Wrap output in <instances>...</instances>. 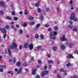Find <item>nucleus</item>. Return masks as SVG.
I'll return each mask as SVG.
<instances>
[{
    "instance_id": "obj_57",
    "label": "nucleus",
    "mask_w": 78,
    "mask_h": 78,
    "mask_svg": "<svg viewBox=\"0 0 78 78\" xmlns=\"http://www.w3.org/2000/svg\"><path fill=\"white\" fill-rule=\"evenodd\" d=\"M2 57L0 56V61H3V60L2 59Z\"/></svg>"
},
{
    "instance_id": "obj_46",
    "label": "nucleus",
    "mask_w": 78,
    "mask_h": 78,
    "mask_svg": "<svg viewBox=\"0 0 78 78\" xmlns=\"http://www.w3.org/2000/svg\"><path fill=\"white\" fill-rule=\"evenodd\" d=\"M22 47H23V46L22 45H20L19 46L20 49H21L22 48Z\"/></svg>"
},
{
    "instance_id": "obj_25",
    "label": "nucleus",
    "mask_w": 78,
    "mask_h": 78,
    "mask_svg": "<svg viewBox=\"0 0 78 78\" xmlns=\"http://www.w3.org/2000/svg\"><path fill=\"white\" fill-rule=\"evenodd\" d=\"M41 48V46H38L37 47V48L38 50H40V49Z\"/></svg>"
},
{
    "instance_id": "obj_23",
    "label": "nucleus",
    "mask_w": 78,
    "mask_h": 78,
    "mask_svg": "<svg viewBox=\"0 0 78 78\" xmlns=\"http://www.w3.org/2000/svg\"><path fill=\"white\" fill-rule=\"evenodd\" d=\"M40 26H41V24H38L36 26V27L37 28H39V27Z\"/></svg>"
},
{
    "instance_id": "obj_44",
    "label": "nucleus",
    "mask_w": 78,
    "mask_h": 78,
    "mask_svg": "<svg viewBox=\"0 0 78 78\" xmlns=\"http://www.w3.org/2000/svg\"><path fill=\"white\" fill-rule=\"evenodd\" d=\"M69 23L70 25H72L73 23V22L71 21H69Z\"/></svg>"
},
{
    "instance_id": "obj_18",
    "label": "nucleus",
    "mask_w": 78,
    "mask_h": 78,
    "mask_svg": "<svg viewBox=\"0 0 78 78\" xmlns=\"http://www.w3.org/2000/svg\"><path fill=\"white\" fill-rule=\"evenodd\" d=\"M8 51L9 53V55H11V51L10 49H8Z\"/></svg>"
},
{
    "instance_id": "obj_22",
    "label": "nucleus",
    "mask_w": 78,
    "mask_h": 78,
    "mask_svg": "<svg viewBox=\"0 0 78 78\" xmlns=\"http://www.w3.org/2000/svg\"><path fill=\"white\" fill-rule=\"evenodd\" d=\"M20 64H21L20 62H18L16 64V66H19L20 65Z\"/></svg>"
},
{
    "instance_id": "obj_51",
    "label": "nucleus",
    "mask_w": 78,
    "mask_h": 78,
    "mask_svg": "<svg viewBox=\"0 0 78 78\" xmlns=\"http://www.w3.org/2000/svg\"><path fill=\"white\" fill-rule=\"evenodd\" d=\"M2 68H6V66L4 65L2 66Z\"/></svg>"
},
{
    "instance_id": "obj_56",
    "label": "nucleus",
    "mask_w": 78,
    "mask_h": 78,
    "mask_svg": "<svg viewBox=\"0 0 78 78\" xmlns=\"http://www.w3.org/2000/svg\"><path fill=\"white\" fill-rule=\"evenodd\" d=\"M16 58H14L13 59V63H15V62H16Z\"/></svg>"
},
{
    "instance_id": "obj_54",
    "label": "nucleus",
    "mask_w": 78,
    "mask_h": 78,
    "mask_svg": "<svg viewBox=\"0 0 78 78\" xmlns=\"http://www.w3.org/2000/svg\"><path fill=\"white\" fill-rule=\"evenodd\" d=\"M0 71L1 72H3V69H0Z\"/></svg>"
},
{
    "instance_id": "obj_21",
    "label": "nucleus",
    "mask_w": 78,
    "mask_h": 78,
    "mask_svg": "<svg viewBox=\"0 0 78 78\" xmlns=\"http://www.w3.org/2000/svg\"><path fill=\"white\" fill-rule=\"evenodd\" d=\"M77 31V27H74L73 29V31Z\"/></svg>"
},
{
    "instance_id": "obj_31",
    "label": "nucleus",
    "mask_w": 78,
    "mask_h": 78,
    "mask_svg": "<svg viewBox=\"0 0 78 78\" xmlns=\"http://www.w3.org/2000/svg\"><path fill=\"white\" fill-rule=\"evenodd\" d=\"M48 63H53L54 62L52 61L48 60Z\"/></svg>"
},
{
    "instance_id": "obj_19",
    "label": "nucleus",
    "mask_w": 78,
    "mask_h": 78,
    "mask_svg": "<svg viewBox=\"0 0 78 78\" xmlns=\"http://www.w3.org/2000/svg\"><path fill=\"white\" fill-rule=\"evenodd\" d=\"M45 27H46V28H48V27H49V24L48 23H46L44 25Z\"/></svg>"
},
{
    "instance_id": "obj_30",
    "label": "nucleus",
    "mask_w": 78,
    "mask_h": 78,
    "mask_svg": "<svg viewBox=\"0 0 78 78\" xmlns=\"http://www.w3.org/2000/svg\"><path fill=\"white\" fill-rule=\"evenodd\" d=\"M78 78L77 76H76V75H74L73 77H71V78Z\"/></svg>"
},
{
    "instance_id": "obj_14",
    "label": "nucleus",
    "mask_w": 78,
    "mask_h": 78,
    "mask_svg": "<svg viewBox=\"0 0 78 78\" xmlns=\"http://www.w3.org/2000/svg\"><path fill=\"white\" fill-rule=\"evenodd\" d=\"M2 31L3 33H6V30H5V28H3L2 30Z\"/></svg>"
},
{
    "instance_id": "obj_33",
    "label": "nucleus",
    "mask_w": 78,
    "mask_h": 78,
    "mask_svg": "<svg viewBox=\"0 0 78 78\" xmlns=\"http://www.w3.org/2000/svg\"><path fill=\"white\" fill-rule=\"evenodd\" d=\"M53 49L54 51H55V50H57V48L56 47H54L53 48Z\"/></svg>"
},
{
    "instance_id": "obj_8",
    "label": "nucleus",
    "mask_w": 78,
    "mask_h": 78,
    "mask_svg": "<svg viewBox=\"0 0 78 78\" xmlns=\"http://www.w3.org/2000/svg\"><path fill=\"white\" fill-rule=\"evenodd\" d=\"M22 68H20L17 71V73L18 75H20V73H22Z\"/></svg>"
},
{
    "instance_id": "obj_4",
    "label": "nucleus",
    "mask_w": 78,
    "mask_h": 78,
    "mask_svg": "<svg viewBox=\"0 0 78 78\" xmlns=\"http://www.w3.org/2000/svg\"><path fill=\"white\" fill-rule=\"evenodd\" d=\"M60 39L61 41H64L67 40L66 38H65L64 35H63L62 37H60Z\"/></svg>"
},
{
    "instance_id": "obj_10",
    "label": "nucleus",
    "mask_w": 78,
    "mask_h": 78,
    "mask_svg": "<svg viewBox=\"0 0 78 78\" xmlns=\"http://www.w3.org/2000/svg\"><path fill=\"white\" fill-rule=\"evenodd\" d=\"M0 5L2 7H4L5 6V3L2 2H0Z\"/></svg>"
},
{
    "instance_id": "obj_41",
    "label": "nucleus",
    "mask_w": 78,
    "mask_h": 78,
    "mask_svg": "<svg viewBox=\"0 0 78 78\" xmlns=\"http://www.w3.org/2000/svg\"><path fill=\"white\" fill-rule=\"evenodd\" d=\"M14 19L15 20H17L18 18L17 17H14Z\"/></svg>"
},
{
    "instance_id": "obj_2",
    "label": "nucleus",
    "mask_w": 78,
    "mask_h": 78,
    "mask_svg": "<svg viewBox=\"0 0 78 78\" xmlns=\"http://www.w3.org/2000/svg\"><path fill=\"white\" fill-rule=\"evenodd\" d=\"M50 37L51 39H53V40L55 39L56 37L54 35L53 33L51 32L50 33Z\"/></svg>"
},
{
    "instance_id": "obj_1",
    "label": "nucleus",
    "mask_w": 78,
    "mask_h": 78,
    "mask_svg": "<svg viewBox=\"0 0 78 78\" xmlns=\"http://www.w3.org/2000/svg\"><path fill=\"white\" fill-rule=\"evenodd\" d=\"M47 68V66L46 65L44 67V70H45V71H43L41 73V76H44L45 75H47V74H48V71L45 70Z\"/></svg>"
},
{
    "instance_id": "obj_61",
    "label": "nucleus",
    "mask_w": 78,
    "mask_h": 78,
    "mask_svg": "<svg viewBox=\"0 0 78 78\" xmlns=\"http://www.w3.org/2000/svg\"><path fill=\"white\" fill-rule=\"evenodd\" d=\"M48 31H51V28H49L48 29Z\"/></svg>"
},
{
    "instance_id": "obj_58",
    "label": "nucleus",
    "mask_w": 78,
    "mask_h": 78,
    "mask_svg": "<svg viewBox=\"0 0 78 78\" xmlns=\"http://www.w3.org/2000/svg\"><path fill=\"white\" fill-rule=\"evenodd\" d=\"M54 35H56L57 34V32H54Z\"/></svg>"
},
{
    "instance_id": "obj_62",
    "label": "nucleus",
    "mask_w": 78,
    "mask_h": 78,
    "mask_svg": "<svg viewBox=\"0 0 78 78\" xmlns=\"http://www.w3.org/2000/svg\"><path fill=\"white\" fill-rule=\"evenodd\" d=\"M6 36V35L5 34V35H4V39H5Z\"/></svg>"
},
{
    "instance_id": "obj_20",
    "label": "nucleus",
    "mask_w": 78,
    "mask_h": 78,
    "mask_svg": "<svg viewBox=\"0 0 78 78\" xmlns=\"http://www.w3.org/2000/svg\"><path fill=\"white\" fill-rule=\"evenodd\" d=\"M40 37L41 39H44V36L43 35H41Z\"/></svg>"
},
{
    "instance_id": "obj_43",
    "label": "nucleus",
    "mask_w": 78,
    "mask_h": 78,
    "mask_svg": "<svg viewBox=\"0 0 78 78\" xmlns=\"http://www.w3.org/2000/svg\"><path fill=\"white\" fill-rule=\"evenodd\" d=\"M6 29H9V26L8 25H6Z\"/></svg>"
},
{
    "instance_id": "obj_6",
    "label": "nucleus",
    "mask_w": 78,
    "mask_h": 78,
    "mask_svg": "<svg viewBox=\"0 0 78 78\" xmlns=\"http://www.w3.org/2000/svg\"><path fill=\"white\" fill-rule=\"evenodd\" d=\"M29 48L31 50H33V44H31L29 45Z\"/></svg>"
},
{
    "instance_id": "obj_9",
    "label": "nucleus",
    "mask_w": 78,
    "mask_h": 78,
    "mask_svg": "<svg viewBox=\"0 0 78 78\" xmlns=\"http://www.w3.org/2000/svg\"><path fill=\"white\" fill-rule=\"evenodd\" d=\"M28 45H29V43H25L24 45V47L27 48H28Z\"/></svg>"
},
{
    "instance_id": "obj_11",
    "label": "nucleus",
    "mask_w": 78,
    "mask_h": 78,
    "mask_svg": "<svg viewBox=\"0 0 78 78\" xmlns=\"http://www.w3.org/2000/svg\"><path fill=\"white\" fill-rule=\"evenodd\" d=\"M36 69H33L32 70V74L34 75L36 73Z\"/></svg>"
},
{
    "instance_id": "obj_5",
    "label": "nucleus",
    "mask_w": 78,
    "mask_h": 78,
    "mask_svg": "<svg viewBox=\"0 0 78 78\" xmlns=\"http://www.w3.org/2000/svg\"><path fill=\"white\" fill-rule=\"evenodd\" d=\"M12 45L13 46L11 45L10 46V48L11 49H13L14 48H16L17 47V44H16V43H13Z\"/></svg>"
},
{
    "instance_id": "obj_28",
    "label": "nucleus",
    "mask_w": 78,
    "mask_h": 78,
    "mask_svg": "<svg viewBox=\"0 0 78 78\" xmlns=\"http://www.w3.org/2000/svg\"><path fill=\"white\" fill-rule=\"evenodd\" d=\"M0 14H1V15H3V14H4V12H3L2 11H0Z\"/></svg>"
},
{
    "instance_id": "obj_45",
    "label": "nucleus",
    "mask_w": 78,
    "mask_h": 78,
    "mask_svg": "<svg viewBox=\"0 0 78 78\" xmlns=\"http://www.w3.org/2000/svg\"><path fill=\"white\" fill-rule=\"evenodd\" d=\"M47 55L48 58H50V56H51L50 55V54H47Z\"/></svg>"
},
{
    "instance_id": "obj_50",
    "label": "nucleus",
    "mask_w": 78,
    "mask_h": 78,
    "mask_svg": "<svg viewBox=\"0 0 78 78\" xmlns=\"http://www.w3.org/2000/svg\"><path fill=\"white\" fill-rule=\"evenodd\" d=\"M38 62L39 63V64H41V60H39L38 61Z\"/></svg>"
},
{
    "instance_id": "obj_39",
    "label": "nucleus",
    "mask_w": 78,
    "mask_h": 78,
    "mask_svg": "<svg viewBox=\"0 0 78 78\" xmlns=\"http://www.w3.org/2000/svg\"><path fill=\"white\" fill-rule=\"evenodd\" d=\"M16 28H19V27H20V26L19 24H16Z\"/></svg>"
},
{
    "instance_id": "obj_7",
    "label": "nucleus",
    "mask_w": 78,
    "mask_h": 78,
    "mask_svg": "<svg viewBox=\"0 0 78 78\" xmlns=\"http://www.w3.org/2000/svg\"><path fill=\"white\" fill-rule=\"evenodd\" d=\"M67 58L68 59H70V58H74V57L71 54H69L67 56Z\"/></svg>"
},
{
    "instance_id": "obj_40",
    "label": "nucleus",
    "mask_w": 78,
    "mask_h": 78,
    "mask_svg": "<svg viewBox=\"0 0 78 78\" xmlns=\"http://www.w3.org/2000/svg\"><path fill=\"white\" fill-rule=\"evenodd\" d=\"M39 29V28L37 27H36V28H35V31H37L38 30V29Z\"/></svg>"
},
{
    "instance_id": "obj_17",
    "label": "nucleus",
    "mask_w": 78,
    "mask_h": 78,
    "mask_svg": "<svg viewBox=\"0 0 78 78\" xmlns=\"http://www.w3.org/2000/svg\"><path fill=\"white\" fill-rule=\"evenodd\" d=\"M68 46L70 48H72L73 46V44L71 43H69L68 44Z\"/></svg>"
},
{
    "instance_id": "obj_55",
    "label": "nucleus",
    "mask_w": 78,
    "mask_h": 78,
    "mask_svg": "<svg viewBox=\"0 0 78 78\" xmlns=\"http://www.w3.org/2000/svg\"><path fill=\"white\" fill-rule=\"evenodd\" d=\"M46 11H49L50 10V9H49V8H47L46 9Z\"/></svg>"
},
{
    "instance_id": "obj_32",
    "label": "nucleus",
    "mask_w": 78,
    "mask_h": 78,
    "mask_svg": "<svg viewBox=\"0 0 78 78\" xmlns=\"http://www.w3.org/2000/svg\"><path fill=\"white\" fill-rule=\"evenodd\" d=\"M37 10L38 12H40L41 11V10L39 8H38Z\"/></svg>"
},
{
    "instance_id": "obj_16",
    "label": "nucleus",
    "mask_w": 78,
    "mask_h": 78,
    "mask_svg": "<svg viewBox=\"0 0 78 78\" xmlns=\"http://www.w3.org/2000/svg\"><path fill=\"white\" fill-rule=\"evenodd\" d=\"M61 49L62 50H64L65 49V46L64 45H62L61 47Z\"/></svg>"
},
{
    "instance_id": "obj_34",
    "label": "nucleus",
    "mask_w": 78,
    "mask_h": 78,
    "mask_svg": "<svg viewBox=\"0 0 78 78\" xmlns=\"http://www.w3.org/2000/svg\"><path fill=\"white\" fill-rule=\"evenodd\" d=\"M64 69L63 68H62L60 69V72H64Z\"/></svg>"
},
{
    "instance_id": "obj_64",
    "label": "nucleus",
    "mask_w": 78,
    "mask_h": 78,
    "mask_svg": "<svg viewBox=\"0 0 78 78\" xmlns=\"http://www.w3.org/2000/svg\"><path fill=\"white\" fill-rule=\"evenodd\" d=\"M36 78H40V77L39 76V75H37V76Z\"/></svg>"
},
{
    "instance_id": "obj_35",
    "label": "nucleus",
    "mask_w": 78,
    "mask_h": 78,
    "mask_svg": "<svg viewBox=\"0 0 78 78\" xmlns=\"http://www.w3.org/2000/svg\"><path fill=\"white\" fill-rule=\"evenodd\" d=\"M24 14L26 15H27L28 14V12H27V11L26 10H25L24 11Z\"/></svg>"
},
{
    "instance_id": "obj_63",
    "label": "nucleus",
    "mask_w": 78,
    "mask_h": 78,
    "mask_svg": "<svg viewBox=\"0 0 78 78\" xmlns=\"http://www.w3.org/2000/svg\"><path fill=\"white\" fill-rule=\"evenodd\" d=\"M25 70H26V72H28V71H29V69H25Z\"/></svg>"
},
{
    "instance_id": "obj_52",
    "label": "nucleus",
    "mask_w": 78,
    "mask_h": 78,
    "mask_svg": "<svg viewBox=\"0 0 78 78\" xmlns=\"http://www.w3.org/2000/svg\"><path fill=\"white\" fill-rule=\"evenodd\" d=\"M40 19L41 20H43V16H42V15H41L40 16Z\"/></svg>"
},
{
    "instance_id": "obj_49",
    "label": "nucleus",
    "mask_w": 78,
    "mask_h": 78,
    "mask_svg": "<svg viewBox=\"0 0 78 78\" xmlns=\"http://www.w3.org/2000/svg\"><path fill=\"white\" fill-rule=\"evenodd\" d=\"M23 66H28V64L27 63H24L23 64Z\"/></svg>"
},
{
    "instance_id": "obj_13",
    "label": "nucleus",
    "mask_w": 78,
    "mask_h": 78,
    "mask_svg": "<svg viewBox=\"0 0 78 78\" xmlns=\"http://www.w3.org/2000/svg\"><path fill=\"white\" fill-rule=\"evenodd\" d=\"M21 25L22 26H23V27H26L27 26V24L26 23H22Z\"/></svg>"
},
{
    "instance_id": "obj_60",
    "label": "nucleus",
    "mask_w": 78,
    "mask_h": 78,
    "mask_svg": "<svg viewBox=\"0 0 78 78\" xmlns=\"http://www.w3.org/2000/svg\"><path fill=\"white\" fill-rule=\"evenodd\" d=\"M74 53H76L77 54V55H78V51H75V52H74Z\"/></svg>"
},
{
    "instance_id": "obj_12",
    "label": "nucleus",
    "mask_w": 78,
    "mask_h": 78,
    "mask_svg": "<svg viewBox=\"0 0 78 78\" xmlns=\"http://www.w3.org/2000/svg\"><path fill=\"white\" fill-rule=\"evenodd\" d=\"M40 4V3L39 2H38L36 3L35 4V6H36V7H39V6Z\"/></svg>"
},
{
    "instance_id": "obj_24",
    "label": "nucleus",
    "mask_w": 78,
    "mask_h": 78,
    "mask_svg": "<svg viewBox=\"0 0 78 78\" xmlns=\"http://www.w3.org/2000/svg\"><path fill=\"white\" fill-rule=\"evenodd\" d=\"M73 20L74 21H77L78 19L76 17H75Z\"/></svg>"
},
{
    "instance_id": "obj_27",
    "label": "nucleus",
    "mask_w": 78,
    "mask_h": 78,
    "mask_svg": "<svg viewBox=\"0 0 78 78\" xmlns=\"http://www.w3.org/2000/svg\"><path fill=\"white\" fill-rule=\"evenodd\" d=\"M54 30H58V27L57 26H55L54 27Z\"/></svg>"
},
{
    "instance_id": "obj_26",
    "label": "nucleus",
    "mask_w": 78,
    "mask_h": 78,
    "mask_svg": "<svg viewBox=\"0 0 78 78\" xmlns=\"http://www.w3.org/2000/svg\"><path fill=\"white\" fill-rule=\"evenodd\" d=\"M30 25H34V21H32V22H31L30 23Z\"/></svg>"
},
{
    "instance_id": "obj_53",
    "label": "nucleus",
    "mask_w": 78,
    "mask_h": 78,
    "mask_svg": "<svg viewBox=\"0 0 78 78\" xmlns=\"http://www.w3.org/2000/svg\"><path fill=\"white\" fill-rule=\"evenodd\" d=\"M71 65V64H70V63H69L67 64L66 66H70Z\"/></svg>"
},
{
    "instance_id": "obj_38",
    "label": "nucleus",
    "mask_w": 78,
    "mask_h": 78,
    "mask_svg": "<svg viewBox=\"0 0 78 78\" xmlns=\"http://www.w3.org/2000/svg\"><path fill=\"white\" fill-rule=\"evenodd\" d=\"M6 18H7V19H8V20H10V19H11V17H10L9 16H7Z\"/></svg>"
},
{
    "instance_id": "obj_36",
    "label": "nucleus",
    "mask_w": 78,
    "mask_h": 78,
    "mask_svg": "<svg viewBox=\"0 0 78 78\" xmlns=\"http://www.w3.org/2000/svg\"><path fill=\"white\" fill-rule=\"evenodd\" d=\"M35 38H39V35L37 34H36L35 36Z\"/></svg>"
},
{
    "instance_id": "obj_37",
    "label": "nucleus",
    "mask_w": 78,
    "mask_h": 78,
    "mask_svg": "<svg viewBox=\"0 0 78 78\" xmlns=\"http://www.w3.org/2000/svg\"><path fill=\"white\" fill-rule=\"evenodd\" d=\"M33 17L32 16H30L29 17V19L30 20H33Z\"/></svg>"
},
{
    "instance_id": "obj_59",
    "label": "nucleus",
    "mask_w": 78,
    "mask_h": 78,
    "mask_svg": "<svg viewBox=\"0 0 78 78\" xmlns=\"http://www.w3.org/2000/svg\"><path fill=\"white\" fill-rule=\"evenodd\" d=\"M69 4H72V3H73V2H72V1H71L69 2Z\"/></svg>"
},
{
    "instance_id": "obj_29",
    "label": "nucleus",
    "mask_w": 78,
    "mask_h": 78,
    "mask_svg": "<svg viewBox=\"0 0 78 78\" xmlns=\"http://www.w3.org/2000/svg\"><path fill=\"white\" fill-rule=\"evenodd\" d=\"M68 27H69V28L72 29V28H73V26H71V25H69L68 26Z\"/></svg>"
},
{
    "instance_id": "obj_15",
    "label": "nucleus",
    "mask_w": 78,
    "mask_h": 78,
    "mask_svg": "<svg viewBox=\"0 0 78 78\" xmlns=\"http://www.w3.org/2000/svg\"><path fill=\"white\" fill-rule=\"evenodd\" d=\"M7 73L8 74H11V75H13V72L12 71H9L7 72Z\"/></svg>"
},
{
    "instance_id": "obj_42",
    "label": "nucleus",
    "mask_w": 78,
    "mask_h": 78,
    "mask_svg": "<svg viewBox=\"0 0 78 78\" xmlns=\"http://www.w3.org/2000/svg\"><path fill=\"white\" fill-rule=\"evenodd\" d=\"M19 32H20V34H22L23 31H22V30H20Z\"/></svg>"
},
{
    "instance_id": "obj_3",
    "label": "nucleus",
    "mask_w": 78,
    "mask_h": 78,
    "mask_svg": "<svg viewBox=\"0 0 78 78\" xmlns=\"http://www.w3.org/2000/svg\"><path fill=\"white\" fill-rule=\"evenodd\" d=\"M76 14L75 13H73L71 14L70 16V18L71 20H73L75 17V15Z\"/></svg>"
},
{
    "instance_id": "obj_47",
    "label": "nucleus",
    "mask_w": 78,
    "mask_h": 78,
    "mask_svg": "<svg viewBox=\"0 0 78 78\" xmlns=\"http://www.w3.org/2000/svg\"><path fill=\"white\" fill-rule=\"evenodd\" d=\"M64 75H67V72L66 71H64Z\"/></svg>"
},
{
    "instance_id": "obj_48",
    "label": "nucleus",
    "mask_w": 78,
    "mask_h": 78,
    "mask_svg": "<svg viewBox=\"0 0 78 78\" xmlns=\"http://www.w3.org/2000/svg\"><path fill=\"white\" fill-rule=\"evenodd\" d=\"M57 77L58 78H61V76L59 74L57 75Z\"/></svg>"
}]
</instances>
